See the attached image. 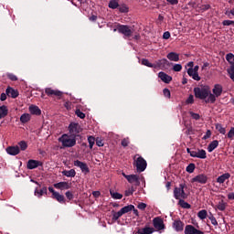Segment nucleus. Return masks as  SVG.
<instances>
[{"instance_id": "aec40b11", "label": "nucleus", "mask_w": 234, "mask_h": 234, "mask_svg": "<svg viewBox=\"0 0 234 234\" xmlns=\"http://www.w3.org/2000/svg\"><path fill=\"white\" fill-rule=\"evenodd\" d=\"M5 94H7L9 98H17V96H19V92L17 91V90H15L11 87H8L5 90Z\"/></svg>"}, {"instance_id": "2f4dec72", "label": "nucleus", "mask_w": 234, "mask_h": 234, "mask_svg": "<svg viewBox=\"0 0 234 234\" xmlns=\"http://www.w3.org/2000/svg\"><path fill=\"white\" fill-rule=\"evenodd\" d=\"M168 65H169V60H167V58H162L156 62L155 67H167Z\"/></svg>"}, {"instance_id": "de8ad7c7", "label": "nucleus", "mask_w": 234, "mask_h": 234, "mask_svg": "<svg viewBox=\"0 0 234 234\" xmlns=\"http://www.w3.org/2000/svg\"><path fill=\"white\" fill-rule=\"evenodd\" d=\"M123 215L122 214V211L119 210L118 212H115L113 214L112 219L113 220H118V218H120V217H122Z\"/></svg>"}, {"instance_id": "e433bc0d", "label": "nucleus", "mask_w": 234, "mask_h": 234, "mask_svg": "<svg viewBox=\"0 0 234 234\" xmlns=\"http://www.w3.org/2000/svg\"><path fill=\"white\" fill-rule=\"evenodd\" d=\"M142 65H144L145 67H149L150 69H156V65L149 62V59L144 58L142 60Z\"/></svg>"}, {"instance_id": "a18cd8bd", "label": "nucleus", "mask_w": 234, "mask_h": 234, "mask_svg": "<svg viewBox=\"0 0 234 234\" xmlns=\"http://www.w3.org/2000/svg\"><path fill=\"white\" fill-rule=\"evenodd\" d=\"M208 218L213 226H218V222L217 221V218H215V216H213V214H210Z\"/></svg>"}, {"instance_id": "b1692460", "label": "nucleus", "mask_w": 234, "mask_h": 234, "mask_svg": "<svg viewBox=\"0 0 234 234\" xmlns=\"http://www.w3.org/2000/svg\"><path fill=\"white\" fill-rule=\"evenodd\" d=\"M29 112L30 114H34L35 116H40L41 115V110L39 107L36 105L29 106Z\"/></svg>"}, {"instance_id": "58836bf2", "label": "nucleus", "mask_w": 234, "mask_h": 234, "mask_svg": "<svg viewBox=\"0 0 234 234\" xmlns=\"http://www.w3.org/2000/svg\"><path fill=\"white\" fill-rule=\"evenodd\" d=\"M120 5L118 4V1L116 0H111L109 3V8H112V10H116Z\"/></svg>"}, {"instance_id": "393cba45", "label": "nucleus", "mask_w": 234, "mask_h": 234, "mask_svg": "<svg viewBox=\"0 0 234 234\" xmlns=\"http://www.w3.org/2000/svg\"><path fill=\"white\" fill-rule=\"evenodd\" d=\"M138 233L139 234H153V233H154V228L144 227V228L139 229Z\"/></svg>"}, {"instance_id": "c9c22d12", "label": "nucleus", "mask_w": 234, "mask_h": 234, "mask_svg": "<svg viewBox=\"0 0 234 234\" xmlns=\"http://www.w3.org/2000/svg\"><path fill=\"white\" fill-rule=\"evenodd\" d=\"M179 206L183 207L184 209H190L191 205L189 203L186 202L185 199H179Z\"/></svg>"}, {"instance_id": "6ab92c4d", "label": "nucleus", "mask_w": 234, "mask_h": 234, "mask_svg": "<svg viewBox=\"0 0 234 234\" xmlns=\"http://www.w3.org/2000/svg\"><path fill=\"white\" fill-rule=\"evenodd\" d=\"M41 165V162L34 159H30L27 162V169H36Z\"/></svg>"}, {"instance_id": "e2e57ef3", "label": "nucleus", "mask_w": 234, "mask_h": 234, "mask_svg": "<svg viewBox=\"0 0 234 234\" xmlns=\"http://www.w3.org/2000/svg\"><path fill=\"white\" fill-rule=\"evenodd\" d=\"M195 99L193 97V95H189V97L186 100V103H194Z\"/></svg>"}, {"instance_id": "72a5a7b5", "label": "nucleus", "mask_w": 234, "mask_h": 234, "mask_svg": "<svg viewBox=\"0 0 234 234\" xmlns=\"http://www.w3.org/2000/svg\"><path fill=\"white\" fill-rule=\"evenodd\" d=\"M227 207H228V203L224 202V200L219 201L218 204L217 205V208L219 211H226Z\"/></svg>"}, {"instance_id": "a19ab883", "label": "nucleus", "mask_w": 234, "mask_h": 234, "mask_svg": "<svg viewBox=\"0 0 234 234\" xmlns=\"http://www.w3.org/2000/svg\"><path fill=\"white\" fill-rule=\"evenodd\" d=\"M47 194V188L44 187L40 190H35V195H37V197H43V195Z\"/></svg>"}, {"instance_id": "37998d69", "label": "nucleus", "mask_w": 234, "mask_h": 234, "mask_svg": "<svg viewBox=\"0 0 234 234\" xmlns=\"http://www.w3.org/2000/svg\"><path fill=\"white\" fill-rule=\"evenodd\" d=\"M21 151H27V147H28V144H27V142L25 141H21L19 144H18Z\"/></svg>"}, {"instance_id": "0e129e2a", "label": "nucleus", "mask_w": 234, "mask_h": 234, "mask_svg": "<svg viewBox=\"0 0 234 234\" xmlns=\"http://www.w3.org/2000/svg\"><path fill=\"white\" fill-rule=\"evenodd\" d=\"M133 193H134V189L131 188L128 191L125 192V196L126 197H130V195H133Z\"/></svg>"}, {"instance_id": "c756f323", "label": "nucleus", "mask_w": 234, "mask_h": 234, "mask_svg": "<svg viewBox=\"0 0 234 234\" xmlns=\"http://www.w3.org/2000/svg\"><path fill=\"white\" fill-rule=\"evenodd\" d=\"M110 195L112 198H114V200H122V198H123V195L114 192L113 190H110Z\"/></svg>"}, {"instance_id": "c85d7f7f", "label": "nucleus", "mask_w": 234, "mask_h": 234, "mask_svg": "<svg viewBox=\"0 0 234 234\" xmlns=\"http://www.w3.org/2000/svg\"><path fill=\"white\" fill-rule=\"evenodd\" d=\"M31 118H32V116L30 115V113H23L20 116V122H21V123H28V122H30Z\"/></svg>"}, {"instance_id": "dca6fc26", "label": "nucleus", "mask_w": 234, "mask_h": 234, "mask_svg": "<svg viewBox=\"0 0 234 234\" xmlns=\"http://www.w3.org/2000/svg\"><path fill=\"white\" fill-rule=\"evenodd\" d=\"M172 226L177 232L184 231V222L180 219H176Z\"/></svg>"}, {"instance_id": "13d9d810", "label": "nucleus", "mask_w": 234, "mask_h": 234, "mask_svg": "<svg viewBox=\"0 0 234 234\" xmlns=\"http://www.w3.org/2000/svg\"><path fill=\"white\" fill-rule=\"evenodd\" d=\"M137 207H138V209H141L142 211H144V209H145V207H147V204H145V203H139Z\"/></svg>"}, {"instance_id": "9b49d317", "label": "nucleus", "mask_w": 234, "mask_h": 234, "mask_svg": "<svg viewBox=\"0 0 234 234\" xmlns=\"http://www.w3.org/2000/svg\"><path fill=\"white\" fill-rule=\"evenodd\" d=\"M45 92L47 96H57L58 98H60V96H63V92L58 90H54L52 88H46Z\"/></svg>"}, {"instance_id": "4be33fe9", "label": "nucleus", "mask_w": 234, "mask_h": 234, "mask_svg": "<svg viewBox=\"0 0 234 234\" xmlns=\"http://www.w3.org/2000/svg\"><path fill=\"white\" fill-rule=\"evenodd\" d=\"M229 178H231V174L225 173L217 178V182L218 184H224V182H226V180H229Z\"/></svg>"}, {"instance_id": "2eb2a0df", "label": "nucleus", "mask_w": 234, "mask_h": 234, "mask_svg": "<svg viewBox=\"0 0 234 234\" xmlns=\"http://www.w3.org/2000/svg\"><path fill=\"white\" fill-rule=\"evenodd\" d=\"M158 78L164 81V83H171L173 81V77L167 75V73L164 71H160L158 73Z\"/></svg>"}, {"instance_id": "3c124183", "label": "nucleus", "mask_w": 234, "mask_h": 234, "mask_svg": "<svg viewBox=\"0 0 234 234\" xmlns=\"http://www.w3.org/2000/svg\"><path fill=\"white\" fill-rule=\"evenodd\" d=\"M189 114H190L191 118H193V120H200V114L195 113L193 112H190Z\"/></svg>"}, {"instance_id": "f704fd0d", "label": "nucleus", "mask_w": 234, "mask_h": 234, "mask_svg": "<svg viewBox=\"0 0 234 234\" xmlns=\"http://www.w3.org/2000/svg\"><path fill=\"white\" fill-rule=\"evenodd\" d=\"M197 217L198 218H200V220H206V218H207V210L206 209L200 210L197 213Z\"/></svg>"}, {"instance_id": "7c9ffc66", "label": "nucleus", "mask_w": 234, "mask_h": 234, "mask_svg": "<svg viewBox=\"0 0 234 234\" xmlns=\"http://www.w3.org/2000/svg\"><path fill=\"white\" fill-rule=\"evenodd\" d=\"M8 115V107L3 105L0 106V118H5Z\"/></svg>"}, {"instance_id": "39448f33", "label": "nucleus", "mask_w": 234, "mask_h": 234, "mask_svg": "<svg viewBox=\"0 0 234 234\" xmlns=\"http://www.w3.org/2000/svg\"><path fill=\"white\" fill-rule=\"evenodd\" d=\"M119 34H122L124 37H131L133 36V29L127 25H119L117 27Z\"/></svg>"}, {"instance_id": "423d86ee", "label": "nucleus", "mask_w": 234, "mask_h": 234, "mask_svg": "<svg viewBox=\"0 0 234 234\" xmlns=\"http://www.w3.org/2000/svg\"><path fill=\"white\" fill-rule=\"evenodd\" d=\"M153 226L156 231H164V229H165L164 219L160 217H156L153 219Z\"/></svg>"}, {"instance_id": "774afa93", "label": "nucleus", "mask_w": 234, "mask_h": 234, "mask_svg": "<svg viewBox=\"0 0 234 234\" xmlns=\"http://www.w3.org/2000/svg\"><path fill=\"white\" fill-rule=\"evenodd\" d=\"M228 198H229V200H234V193L232 192V193H229V195H228Z\"/></svg>"}, {"instance_id": "4468645a", "label": "nucleus", "mask_w": 234, "mask_h": 234, "mask_svg": "<svg viewBox=\"0 0 234 234\" xmlns=\"http://www.w3.org/2000/svg\"><path fill=\"white\" fill-rule=\"evenodd\" d=\"M212 92H213L212 93L213 96L215 97V100H217V98H218L222 95V85H220V84L214 85Z\"/></svg>"}, {"instance_id": "a878e982", "label": "nucleus", "mask_w": 234, "mask_h": 234, "mask_svg": "<svg viewBox=\"0 0 234 234\" xmlns=\"http://www.w3.org/2000/svg\"><path fill=\"white\" fill-rule=\"evenodd\" d=\"M62 175L64 176H67L68 178H74V176H76V170L74 169L64 170L62 171Z\"/></svg>"}, {"instance_id": "bf43d9fd", "label": "nucleus", "mask_w": 234, "mask_h": 234, "mask_svg": "<svg viewBox=\"0 0 234 234\" xmlns=\"http://www.w3.org/2000/svg\"><path fill=\"white\" fill-rule=\"evenodd\" d=\"M169 37H171V33L169 31H165L163 34V39H169Z\"/></svg>"}, {"instance_id": "052dcab7", "label": "nucleus", "mask_w": 234, "mask_h": 234, "mask_svg": "<svg viewBox=\"0 0 234 234\" xmlns=\"http://www.w3.org/2000/svg\"><path fill=\"white\" fill-rule=\"evenodd\" d=\"M207 138H211V131L207 130L206 134L203 136V140H207Z\"/></svg>"}, {"instance_id": "4d7b16f0", "label": "nucleus", "mask_w": 234, "mask_h": 234, "mask_svg": "<svg viewBox=\"0 0 234 234\" xmlns=\"http://www.w3.org/2000/svg\"><path fill=\"white\" fill-rule=\"evenodd\" d=\"M65 195H66V197L68 198V200H72V198H74V195L70 191H67L65 193Z\"/></svg>"}, {"instance_id": "6e6d98bb", "label": "nucleus", "mask_w": 234, "mask_h": 234, "mask_svg": "<svg viewBox=\"0 0 234 234\" xmlns=\"http://www.w3.org/2000/svg\"><path fill=\"white\" fill-rule=\"evenodd\" d=\"M7 78L11 80V81H17V76L14 75L13 73L7 74Z\"/></svg>"}, {"instance_id": "cd10ccee", "label": "nucleus", "mask_w": 234, "mask_h": 234, "mask_svg": "<svg viewBox=\"0 0 234 234\" xmlns=\"http://www.w3.org/2000/svg\"><path fill=\"white\" fill-rule=\"evenodd\" d=\"M217 147H218V142L217 140L212 141L207 146L208 153H213Z\"/></svg>"}, {"instance_id": "7ed1b4c3", "label": "nucleus", "mask_w": 234, "mask_h": 234, "mask_svg": "<svg viewBox=\"0 0 234 234\" xmlns=\"http://www.w3.org/2000/svg\"><path fill=\"white\" fill-rule=\"evenodd\" d=\"M58 142H60L63 147H74L76 145V137L64 133L58 138Z\"/></svg>"}, {"instance_id": "79ce46f5", "label": "nucleus", "mask_w": 234, "mask_h": 234, "mask_svg": "<svg viewBox=\"0 0 234 234\" xmlns=\"http://www.w3.org/2000/svg\"><path fill=\"white\" fill-rule=\"evenodd\" d=\"M186 173H194L195 172V164L191 163L186 166Z\"/></svg>"}, {"instance_id": "69168bd1", "label": "nucleus", "mask_w": 234, "mask_h": 234, "mask_svg": "<svg viewBox=\"0 0 234 234\" xmlns=\"http://www.w3.org/2000/svg\"><path fill=\"white\" fill-rule=\"evenodd\" d=\"M64 107H65L68 111L70 110V109H71V104H70V102L66 101V102L64 103Z\"/></svg>"}, {"instance_id": "5701e85b", "label": "nucleus", "mask_w": 234, "mask_h": 234, "mask_svg": "<svg viewBox=\"0 0 234 234\" xmlns=\"http://www.w3.org/2000/svg\"><path fill=\"white\" fill-rule=\"evenodd\" d=\"M170 61H180V55L176 52H170L166 56Z\"/></svg>"}, {"instance_id": "338daca9", "label": "nucleus", "mask_w": 234, "mask_h": 234, "mask_svg": "<svg viewBox=\"0 0 234 234\" xmlns=\"http://www.w3.org/2000/svg\"><path fill=\"white\" fill-rule=\"evenodd\" d=\"M6 96H7L6 93H2V94L0 95V100H1V101H5L6 100Z\"/></svg>"}, {"instance_id": "8fccbe9b", "label": "nucleus", "mask_w": 234, "mask_h": 234, "mask_svg": "<svg viewBox=\"0 0 234 234\" xmlns=\"http://www.w3.org/2000/svg\"><path fill=\"white\" fill-rule=\"evenodd\" d=\"M163 94L165 98H171V91L167 88L163 90Z\"/></svg>"}, {"instance_id": "412c9836", "label": "nucleus", "mask_w": 234, "mask_h": 234, "mask_svg": "<svg viewBox=\"0 0 234 234\" xmlns=\"http://www.w3.org/2000/svg\"><path fill=\"white\" fill-rule=\"evenodd\" d=\"M187 74L190 76V78L194 79L195 81H200V76L198 75V72L193 70V68H189L187 69Z\"/></svg>"}, {"instance_id": "4c0bfd02", "label": "nucleus", "mask_w": 234, "mask_h": 234, "mask_svg": "<svg viewBox=\"0 0 234 234\" xmlns=\"http://www.w3.org/2000/svg\"><path fill=\"white\" fill-rule=\"evenodd\" d=\"M215 127L216 130L218 131V133H220V134H226V128H224L222 124L216 123Z\"/></svg>"}, {"instance_id": "f257e3e1", "label": "nucleus", "mask_w": 234, "mask_h": 234, "mask_svg": "<svg viewBox=\"0 0 234 234\" xmlns=\"http://www.w3.org/2000/svg\"><path fill=\"white\" fill-rule=\"evenodd\" d=\"M194 94L198 100H206V103H215L216 99L211 93L209 86H201L194 88Z\"/></svg>"}, {"instance_id": "20e7f679", "label": "nucleus", "mask_w": 234, "mask_h": 234, "mask_svg": "<svg viewBox=\"0 0 234 234\" xmlns=\"http://www.w3.org/2000/svg\"><path fill=\"white\" fill-rule=\"evenodd\" d=\"M186 185L180 184L179 187L174 189V197L176 200H182L187 198V194L184 191Z\"/></svg>"}, {"instance_id": "09e8293b", "label": "nucleus", "mask_w": 234, "mask_h": 234, "mask_svg": "<svg viewBox=\"0 0 234 234\" xmlns=\"http://www.w3.org/2000/svg\"><path fill=\"white\" fill-rule=\"evenodd\" d=\"M121 144L122 147H127L130 144L129 137L122 139Z\"/></svg>"}, {"instance_id": "f03ea898", "label": "nucleus", "mask_w": 234, "mask_h": 234, "mask_svg": "<svg viewBox=\"0 0 234 234\" xmlns=\"http://www.w3.org/2000/svg\"><path fill=\"white\" fill-rule=\"evenodd\" d=\"M133 160V165H135L137 173H144L147 169V161L140 154H135Z\"/></svg>"}, {"instance_id": "1a4fd4ad", "label": "nucleus", "mask_w": 234, "mask_h": 234, "mask_svg": "<svg viewBox=\"0 0 234 234\" xmlns=\"http://www.w3.org/2000/svg\"><path fill=\"white\" fill-rule=\"evenodd\" d=\"M207 180H208L207 176H206L204 174H199V175L196 176L195 177H193L191 179V182H192V184H194L196 182L197 184L204 185V184H207Z\"/></svg>"}, {"instance_id": "49530a36", "label": "nucleus", "mask_w": 234, "mask_h": 234, "mask_svg": "<svg viewBox=\"0 0 234 234\" xmlns=\"http://www.w3.org/2000/svg\"><path fill=\"white\" fill-rule=\"evenodd\" d=\"M75 114L78 116V118H80V120L85 119V113H83V112L80 110H76Z\"/></svg>"}, {"instance_id": "864d4df0", "label": "nucleus", "mask_w": 234, "mask_h": 234, "mask_svg": "<svg viewBox=\"0 0 234 234\" xmlns=\"http://www.w3.org/2000/svg\"><path fill=\"white\" fill-rule=\"evenodd\" d=\"M173 70H174L175 72H180V70H182V66H181L180 64H176V65H174V67H173Z\"/></svg>"}, {"instance_id": "ea45409f", "label": "nucleus", "mask_w": 234, "mask_h": 234, "mask_svg": "<svg viewBox=\"0 0 234 234\" xmlns=\"http://www.w3.org/2000/svg\"><path fill=\"white\" fill-rule=\"evenodd\" d=\"M226 59L230 65H234V55L233 53H229L226 55Z\"/></svg>"}, {"instance_id": "bb28decb", "label": "nucleus", "mask_w": 234, "mask_h": 234, "mask_svg": "<svg viewBox=\"0 0 234 234\" xmlns=\"http://www.w3.org/2000/svg\"><path fill=\"white\" fill-rule=\"evenodd\" d=\"M52 198H55V200L59 202V204H65L66 202L65 196L59 194V192H57L55 196L52 197Z\"/></svg>"}, {"instance_id": "0eeeda50", "label": "nucleus", "mask_w": 234, "mask_h": 234, "mask_svg": "<svg viewBox=\"0 0 234 234\" xmlns=\"http://www.w3.org/2000/svg\"><path fill=\"white\" fill-rule=\"evenodd\" d=\"M69 132L76 137V134H80V133H81V126L78 122H71L69 125Z\"/></svg>"}, {"instance_id": "a211bd4d", "label": "nucleus", "mask_w": 234, "mask_h": 234, "mask_svg": "<svg viewBox=\"0 0 234 234\" xmlns=\"http://www.w3.org/2000/svg\"><path fill=\"white\" fill-rule=\"evenodd\" d=\"M54 187L56 189H60L61 191H64L65 189H70V184H69V182H59L54 184Z\"/></svg>"}, {"instance_id": "473e14b6", "label": "nucleus", "mask_w": 234, "mask_h": 234, "mask_svg": "<svg viewBox=\"0 0 234 234\" xmlns=\"http://www.w3.org/2000/svg\"><path fill=\"white\" fill-rule=\"evenodd\" d=\"M133 209H134V206L128 205V206L123 207L120 211L122 215H125V213H129L130 211H133Z\"/></svg>"}, {"instance_id": "ddd939ff", "label": "nucleus", "mask_w": 234, "mask_h": 234, "mask_svg": "<svg viewBox=\"0 0 234 234\" xmlns=\"http://www.w3.org/2000/svg\"><path fill=\"white\" fill-rule=\"evenodd\" d=\"M192 158H201L202 160L207 158V155L206 154V150H197V151H193L191 153Z\"/></svg>"}, {"instance_id": "f3484780", "label": "nucleus", "mask_w": 234, "mask_h": 234, "mask_svg": "<svg viewBox=\"0 0 234 234\" xmlns=\"http://www.w3.org/2000/svg\"><path fill=\"white\" fill-rule=\"evenodd\" d=\"M6 153L11 156H16L20 153L19 146H8L6 148Z\"/></svg>"}, {"instance_id": "6e6552de", "label": "nucleus", "mask_w": 234, "mask_h": 234, "mask_svg": "<svg viewBox=\"0 0 234 234\" xmlns=\"http://www.w3.org/2000/svg\"><path fill=\"white\" fill-rule=\"evenodd\" d=\"M122 176L126 178L129 184H135V186H140V176L137 175H125L122 173Z\"/></svg>"}, {"instance_id": "f8f14e48", "label": "nucleus", "mask_w": 234, "mask_h": 234, "mask_svg": "<svg viewBox=\"0 0 234 234\" xmlns=\"http://www.w3.org/2000/svg\"><path fill=\"white\" fill-rule=\"evenodd\" d=\"M74 165L76 167H80V169L82 171V173H85V175H87V173H90V170L89 169V166L87 165V164L80 160L75 161Z\"/></svg>"}, {"instance_id": "603ef678", "label": "nucleus", "mask_w": 234, "mask_h": 234, "mask_svg": "<svg viewBox=\"0 0 234 234\" xmlns=\"http://www.w3.org/2000/svg\"><path fill=\"white\" fill-rule=\"evenodd\" d=\"M119 11L122 12V14H125L129 12V8L127 7V5H122L119 7Z\"/></svg>"}, {"instance_id": "9d476101", "label": "nucleus", "mask_w": 234, "mask_h": 234, "mask_svg": "<svg viewBox=\"0 0 234 234\" xmlns=\"http://www.w3.org/2000/svg\"><path fill=\"white\" fill-rule=\"evenodd\" d=\"M185 234H204V231L198 230L193 225H186L185 227Z\"/></svg>"}, {"instance_id": "680f3d73", "label": "nucleus", "mask_w": 234, "mask_h": 234, "mask_svg": "<svg viewBox=\"0 0 234 234\" xmlns=\"http://www.w3.org/2000/svg\"><path fill=\"white\" fill-rule=\"evenodd\" d=\"M233 137H234V128L232 127L228 133V138H233Z\"/></svg>"}, {"instance_id": "c03bdc74", "label": "nucleus", "mask_w": 234, "mask_h": 234, "mask_svg": "<svg viewBox=\"0 0 234 234\" xmlns=\"http://www.w3.org/2000/svg\"><path fill=\"white\" fill-rule=\"evenodd\" d=\"M88 142H89L90 149H92V147H94V144H95L96 140L94 139V137L89 136Z\"/></svg>"}, {"instance_id": "5fc2aeb1", "label": "nucleus", "mask_w": 234, "mask_h": 234, "mask_svg": "<svg viewBox=\"0 0 234 234\" xmlns=\"http://www.w3.org/2000/svg\"><path fill=\"white\" fill-rule=\"evenodd\" d=\"M222 25H223L224 27H229L230 25H234V21H233V20H224V21L222 22Z\"/></svg>"}]
</instances>
